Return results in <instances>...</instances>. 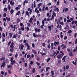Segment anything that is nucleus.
I'll list each match as a JSON object with an SVG mask.
<instances>
[{"label":"nucleus","instance_id":"nucleus-61","mask_svg":"<svg viewBox=\"0 0 77 77\" xmlns=\"http://www.w3.org/2000/svg\"><path fill=\"white\" fill-rule=\"evenodd\" d=\"M53 15L54 16H56V13L54 12H53L52 13Z\"/></svg>","mask_w":77,"mask_h":77},{"label":"nucleus","instance_id":"nucleus-42","mask_svg":"<svg viewBox=\"0 0 77 77\" xmlns=\"http://www.w3.org/2000/svg\"><path fill=\"white\" fill-rule=\"evenodd\" d=\"M30 65H32V64H33V61H30Z\"/></svg>","mask_w":77,"mask_h":77},{"label":"nucleus","instance_id":"nucleus-48","mask_svg":"<svg viewBox=\"0 0 77 77\" xmlns=\"http://www.w3.org/2000/svg\"><path fill=\"white\" fill-rule=\"evenodd\" d=\"M6 15H7L6 13H4L3 16V17H6Z\"/></svg>","mask_w":77,"mask_h":77},{"label":"nucleus","instance_id":"nucleus-31","mask_svg":"<svg viewBox=\"0 0 77 77\" xmlns=\"http://www.w3.org/2000/svg\"><path fill=\"white\" fill-rule=\"evenodd\" d=\"M21 29L22 31H24V26H23V27H21Z\"/></svg>","mask_w":77,"mask_h":77},{"label":"nucleus","instance_id":"nucleus-16","mask_svg":"<svg viewBox=\"0 0 77 77\" xmlns=\"http://www.w3.org/2000/svg\"><path fill=\"white\" fill-rule=\"evenodd\" d=\"M20 13H21V12H20V11H18L17 13L16 14V15H20Z\"/></svg>","mask_w":77,"mask_h":77},{"label":"nucleus","instance_id":"nucleus-17","mask_svg":"<svg viewBox=\"0 0 77 77\" xmlns=\"http://www.w3.org/2000/svg\"><path fill=\"white\" fill-rule=\"evenodd\" d=\"M20 22V19L19 18H17V23H19Z\"/></svg>","mask_w":77,"mask_h":77},{"label":"nucleus","instance_id":"nucleus-55","mask_svg":"<svg viewBox=\"0 0 77 77\" xmlns=\"http://www.w3.org/2000/svg\"><path fill=\"white\" fill-rule=\"evenodd\" d=\"M57 50L58 51H60V47L58 46Z\"/></svg>","mask_w":77,"mask_h":77},{"label":"nucleus","instance_id":"nucleus-53","mask_svg":"<svg viewBox=\"0 0 77 77\" xmlns=\"http://www.w3.org/2000/svg\"><path fill=\"white\" fill-rule=\"evenodd\" d=\"M51 75H54V72L53 71H51Z\"/></svg>","mask_w":77,"mask_h":77},{"label":"nucleus","instance_id":"nucleus-3","mask_svg":"<svg viewBox=\"0 0 77 77\" xmlns=\"http://www.w3.org/2000/svg\"><path fill=\"white\" fill-rule=\"evenodd\" d=\"M63 57V55H61V54H60L57 56V57L58 59H62Z\"/></svg>","mask_w":77,"mask_h":77},{"label":"nucleus","instance_id":"nucleus-15","mask_svg":"<svg viewBox=\"0 0 77 77\" xmlns=\"http://www.w3.org/2000/svg\"><path fill=\"white\" fill-rule=\"evenodd\" d=\"M48 29H49L50 31H51L52 29L51 28V26H48Z\"/></svg>","mask_w":77,"mask_h":77},{"label":"nucleus","instance_id":"nucleus-1","mask_svg":"<svg viewBox=\"0 0 77 77\" xmlns=\"http://www.w3.org/2000/svg\"><path fill=\"white\" fill-rule=\"evenodd\" d=\"M14 42H12L10 45V48H11V49L10 50V52H13L14 51Z\"/></svg>","mask_w":77,"mask_h":77},{"label":"nucleus","instance_id":"nucleus-18","mask_svg":"<svg viewBox=\"0 0 77 77\" xmlns=\"http://www.w3.org/2000/svg\"><path fill=\"white\" fill-rule=\"evenodd\" d=\"M6 19L8 21H11V18H8L6 17Z\"/></svg>","mask_w":77,"mask_h":77},{"label":"nucleus","instance_id":"nucleus-6","mask_svg":"<svg viewBox=\"0 0 77 77\" xmlns=\"http://www.w3.org/2000/svg\"><path fill=\"white\" fill-rule=\"evenodd\" d=\"M60 47H63L62 48V49H65V48H66V46L64 44H62L60 46Z\"/></svg>","mask_w":77,"mask_h":77},{"label":"nucleus","instance_id":"nucleus-41","mask_svg":"<svg viewBox=\"0 0 77 77\" xmlns=\"http://www.w3.org/2000/svg\"><path fill=\"white\" fill-rule=\"evenodd\" d=\"M2 42H5V38H4L3 37L2 38Z\"/></svg>","mask_w":77,"mask_h":77},{"label":"nucleus","instance_id":"nucleus-62","mask_svg":"<svg viewBox=\"0 0 77 77\" xmlns=\"http://www.w3.org/2000/svg\"><path fill=\"white\" fill-rule=\"evenodd\" d=\"M13 27H14V25L12 24H11L10 25V27L11 28V29H13Z\"/></svg>","mask_w":77,"mask_h":77},{"label":"nucleus","instance_id":"nucleus-33","mask_svg":"<svg viewBox=\"0 0 77 77\" xmlns=\"http://www.w3.org/2000/svg\"><path fill=\"white\" fill-rule=\"evenodd\" d=\"M27 25H28V26L29 27H30L31 26V25H30V24L29 23H27Z\"/></svg>","mask_w":77,"mask_h":77},{"label":"nucleus","instance_id":"nucleus-40","mask_svg":"<svg viewBox=\"0 0 77 77\" xmlns=\"http://www.w3.org/2000/svg\"><path fill=\"white\" fill-rule=\"evenodd\" d=\"M32 35H33V36H34V37H36L37 35H36V34H35V33H33V34H32Z\"/></svg>","mask_w":77,"mask_h":77},{"label":"nucleus","instance_id":"nucleus-5","mask_svg":"<svg viewBox=\"0 0 77 77\" xmlns=\"http://www.w3.org/2000/svg\"><path fill=\"white\" fill-rule=\"evenodd\" d=\"M42 25L41 26V29H43L44 26V20H42Z\"/></svg>","mask_w":77,"mask_h":77},{"label":"nucleus","instance_id":"nucleus-45","mask_svg":"<svg viewBox=\"0 0 77 77\" xmlns=\"http://www.w3.org/2000/svg\"><path fill=\"white\" fill-rule=\"evenodd\" d=\"M60 22V19H59V20H58L57 22V24H58V23H59Z\"/></svg>","mask_w":77,"mask_h":77},{"label":"nucleus","instance_id":"nucleus-19","mask_svg":"<svg viewBox=\"0 0 77 77\" xmlns=\"http://www.w3.org/2000/svg\"><path fill=\"white\" fill-rule=\"evenodd\" d=\"M8 68H10V69H12V66L11 65H9L7 66Z\"/></svg>","mask_w":77,"mask_h":77},{"label":"nucleus","instance_id":"nucleus-56","mask_svg":"<svg viewBox=\"0 0 77 77\" xmlns=\"http://www.w3.org/2000/svg\"><path fill=\"white\" fill-rule=\"evenodd\" d=\"M30 57V55L29 54H28L27 56V57L28 59H29V57Z\"/></svg>","mask_w":77,"mask_h":77},{"label":"nucleus","instance_id":"nucleus-64","mask_svg":"<svg viewBox=\"0 0 77 77\" xmlns=\"http://www.w3.org/2000/svg\"><path fill=\"white\" fill-rule=\"evenodd\" d=\"M8 72L10 74H11V70H9L8 71Z\"/></svg>","mask_w":77,"mask_h":77},{"label":"nucleus","instance_id":"nucleus-52","mask_svg":"<svg viewBox=\"0 0 77 77\" xmlns=\"http://www.w3.org/2000/svg\"><path fill=\"white\" fill-rule=\"evenodd\" d=\"M11 44V41H10L8 43V46H9V45H10V44Z\"/></svg>","mask_w":77,"mask_h":77},{"label":"nucleus","instance_id":"nucleus-11","mask_svg":"<svg viewBox=\"0 0 77 77\" xmlns=\"http://www.w3.org/2000/svg\"><path fill=\"white\" fill-rule=\"evenodd\" d=\"M0 60L1 61H2V60L5 61V57H3V56H2V57L1 58Z\"/></svg>","mask_w":77,"mask_h":77},{"label":"nucleus","instance_id":"nucleus-57","mask_svg":"<svg viewBox=\"0 0 77 77\" xmlns=\"http://www.w3.org/2000/svg\"><path fill=\"white\" fill-rule=\"evenodd\" d=\"M32 46L33 48H35V44L34 43L32 44Z\"/></svg>","mask_w":77,"mask_h":77},{"label":"nucleus","instance_id":"nucleus-58","mask_svg":"<svg viewBox=\"0 0 77 77\" xmlns=\"http://www.w3.org/2000/svg\"><path fill=\"white\" fill-rule=\"evenodd\" d=\"M50 20H51V19L47 18L46 19L47 21H50Z\"/></svg>","mask_w":77,"mask_h":77},{"label":"nucleus","instance_id":"nucleus-29","mask_svg":"<svg viewBox=\"0 0 77 77\" xmlns=\"http://www.w3.org/2000/svg\"><path fill=\"white\" fill-rule=\"evenodd\" d=\"M14 10H13V9L11 10L10 11L11 14H13L14 13Z\"/></svg>","mask_w":77,"mask_h":77},{"label":"nucleus","instance_id":"nucleus-38","mask_svg":"<svg viewBox=\"0 0 77 77\" xmlns=\"http://www.w3.org/2000/svg\"><path fill=\"white\" fill-rule=\"evenodd\" d=\"M68 33H72V31L71 30H69L68 32Z\"/></svg>","mask_w":77,"mask_h":77},{"label":"nucleus","instance_id":"nucleus-44","mask_svg":"<svg viewBox=\"0 0 77 77\" xmlns=\"http://www.w3.org/2000/svg\"><path fill=\"white\" fill-rule=\"evenodd\" d=\"M13 38H15V39H17V36H16V35H14L13 37Z\"/></svg>","mask_w":77,"mask_h":77},{"label":"nucleus","instance_id":"nucleus-63","mask_svg":"<svg viewBox=\"0 0 77 77\" xmlns=\"http://www.w3.org/2000/svg\"><path fill=\"white\" fill-rule=\"evenodd\" d=\"M42 46L43 47H45V43H42Z\"/></svg>","mask_w":77,"mask_h":77},{"label":"nucleus","instance_id":"nucleus-4","mask_svg":"<svg viewBox=\"0 0 77 77\" xmlns=\"http://www.w3.org/2000/svg\"><path fill=\"white\" fill-rule=\"evenodd\" d=\"M6 66V63H5V62L4 61L2 62V64L1 66V68H2V67H4V66Z\"/></svg>","mask_w":77,"mask_h":77},{"label":"nucleus","instance_id":"nucleus-60","mask_svg":"<svg viewBox=\"0 0 77 77\" xmlns=\"http://www.w3.org/2000/svg\"><path fill=\"white\" fill-rule=\"evenodd\" d=\"M77 43V38H76L75 41V44H76Z\"/></svg>","mask_w":77,"mask_h":77},{"label":"nucleus","instance_id":"nucleus-59","mask_svg":"<svg viewBox=\"0 0 77 77\" xmlns=\"http://www.w3.org/2000/svg\"><path fill=\"white\" fill-rule=\"evenodd\" d=\"M67 23H71V21L69 19L67 20Z\"/></svg>","mask_w":77,"mask_h":77},{"label":"nucleus","instance_id":"nucleus-22","mask_svg":"<svg viewBox=\"0 0 77 77\" xmlns=\"http://www.w3.org/2000/svg\"><path fill=\"white\" fill-rule=\"evenodd\" d=\"M42 11L43 12H44V11H45V5H44L43 6V7L42 9Z\"/></svg>","mask_w":77,"mask_h":77},{"label":"nucleus","instance_id":"nucleus-14","mask_svg":"<svg viewBox=\"0 0 77 77\" xmlns=\"http://www.w3.org/2000/svg\"><path fill=\"white\" fill-rule=\"evenodd\" d=\"M27 3H28V0H25L23 3V5H25V4H27Z\"/></svg>","mask_w":77,"mask_h":77},{"label":"nucleus","instance_id":"nucleus-13","mask_svg":"<svg viewBox=\"0 0 77 77\" xmlns=\"http://www.w3.org/2000/svg\"><path fill=\"white\" fill-rule=\"evenodd\" d=\"M8 36L10 38H11L12 37V34L11 33H9Z\"/></svg>","mask_w":77,"mask_h":77},{"label":"nucleus","instance_id":"nucleus-51","mask_svg":"<svg viewBox=\"0 0 77 77\" xmlns=\"http://www.w3.org/2000/svg\"><path fill=\"white\" fill-rule=\"evenodd\" d=\"M31 69V66L30 65H29V67L28 68L29 70H30V69Z\"/></svg>","mask_w":77,"mask_h":77},{"label":"nucleus","instance_id":"nucleus-32","mask_svg":"<svg viewBox=\"0 0 77 77\" xmlns=\"http://www.w3.org/2000/svg\"><path fill=\"white\" fill-rule=\"evenodd\" d=\"M69 68V66H67L66 67V69H68Z\"/></svg>","mask_w":77,"mask_h":77},{"label":"nucleus","instance_id":"nucleus-49","mask_svg":"<svg viewBox=\"0 0 77 77\" xmlns=\"http://www.w3.org/2000/svg\"><path fill=\"white\" fill-rule=\"evenodd\" d=\"M36 63L38 66H39V65H40V63H39L38 62H36Z\"/></svg>","mask_w":77,"mask_h":77},{"label":"nucleus","instance_id":"nucleus-36","mask_svg":"<svg viewBox=\"0 0 77 77\" xmlns=\"http://www.w3.org/2000/svg\"><path fill=\"white\" fill-rule=\"evenodd\" d=\"M53 18H54V16L52 15L51 16V20H53Z\"/></svg>","mask_w":77,"mask_h":77},{"label":"nucleus","instance_id":"nucleus-23","mask_svg":"<svg viewBox=\"0 0 77 77\" xmlns=\"http://www.w3.org/2000/svg\"><path fill=\"white\" fill-rule=\"evenodd\" d=\"M26 15H28V17L30 16V14H29V12L28 11H26Z\"/></svg>","mask_w":77,"mask_h":77},{"label":"nucleus","instance_id":"nucleus-37","mask_svg":"<svg viewBox=\"0 0 77 77\" xmlns=\"http://www.w3.org/2000/svg\"><path fill=\"white\" fill-rule=\"evenodd\" d=\"M56 10L57 11V12H59V8H56Z\"/></svg>","mask_w":77,"mask_h":77},{"label":"nucleus","instance_id":"nucleus-12","mask_svg":"<svg viewBox=\"0 0 77 77\" xmlns=\"http://www.w3.org/2000/svg\"><path fill=\"white\" fill-rule=\"evenodd\" d=\"M20 45H20L19 46V49L20 50H23V48H24V45H21V47H20Z\"/></svg>","mask_w":77,"mask_h":77},{"label":"nucleus","instance_id":"nucleus-43","mask_svg":"<svg viewBox=\"0 0 77 77\" xmlns=\"http://www.w3.org/2000/svg\"><path fill=\"white\" fill-rule=\"evenodd\" d=\"M42 5V3H40L39 4H38V6H39L40 7Z\"/></svg>","mask_w":77,"mask_h":77},{"label":"nucleus","instance_id":"nucleus-54","mask_svg":"<svg viewBox=\"0 0 77 77\" xmlns=\"http://www.w3.org/2000/svg\"><path fill=\"white\" fill-rule=\"evenodd\" d=\"M51 48V46H50V45H48V49H49V48Z\"/></svg>","mask_w":77,"mask_h":77},{"label":"nucleus","instance_id":"nucleus-34","mask_svg":"<svg viewBox=\"0 0 77 77\" xmlns=\"http://www.w3.org/2000/svg\"><path fill=\"white\" fill-rule=\"evenodd\" d=\"M68 10H69V9L68 8H66L65 9V12H67V11H68Z\"/></svg>","mask_w":77,"mask_h":77},{"label":"nucleus","instance_id":"nucleus-9","mask_svg":"<svg viewBox=\"0 0 77 77\" xmlns=\"http://www.w3.org/2000/svg\"><path fill=\"white\" fill-rule=\"evenodd\" d=\"M67 57V55H66L65 56H64L63 58L62 59V60H63V62L64 63L65 62V60H66V59L65 58H66V57Z\"/></svg>","mask_w":77,"mask_h":77},{"label":"nucleus","instance_id":"nucleus-39","mask_svg":"<svg viewBox=\"0 0 77 77\" xmlns=\"http://www.w3.org/2000/svg\"><path fill=\"white\" fill-rule=\"evenodd\" d=\"M67 36H66L64 37V40H66L67 39Z\"/></svg>","mask_w":77,"mask_h":77},{"label":"nucleus","instance_id":"nucleus-28","mask_svg":"<svg viewBox=\"0 0 77 77\" xmlns=\"http://www.w3.org/2000/svg\"><path fill=\"white\" fill-rule=\"evenodd\" d=\"M27 50H30V45L27 46Z\"/></svg>","mask_w":77,"mask_h":77},{"label":"nucleus","instance_id":"nucleus-25","mask_svg":"<svg viewBox=\"0 0 77 77\" xmlns=\"http://www.w3.org/2000/svg\"><path fill=\"white\" fill-rule=\"evenodd\" d=\"M69 55L70 56H73V55L72 54V52H70L69 54Z\"/></svg>","mask_w":77,"mask_h":77},{"label":"nucleus","instance_id":"nucleus-24","mask_svg":"<svg viewBox=\"0 0 77 77\" xmlns=\"http://www.w3.org/2000/svg\"><path fill=\"white\" fill-rule=\"evenodd\" d=\"M32 51H33V53L35 54H37V53H36V52L33 49L32 50Z\"/></svg>","mask_w":77,"mask_h":77},{"label":"nucleus","instance_id":"nucleus-46","mask_svg":"<svg viewBox=\"0 0 77 77\" xmlns=\"http://www.w3.org/2000/svg\"><path fill=\"white\" fill-rule=\"evenodd\" d=\"M8 60H9V59H7L5 60V62H6V63H8Z\"/></svg>","mask_w":77,"mask_h":77},{"label":"nucleus","instance_id":"nucleus-30","mask_svg":"<svg viewBox=\"0 0 77 77\" xmlns=\"http://www.w3.org/2000/svg\"><path fill=\"white\" fill-rule=\"evenodd\" d=\"M15 10L17 11V10H20V8H19L18 7H16L15 8Z\"/></svg>","mask_w":77,"mask_h":77},{"label":"nucleus","instance_id":"nucleus-7","mask_svg":"<svg viewBox=\"0 0 77 77\" xmlns=\"http://www.w3.org/2000/svg\"><path fill=\"white\" fill-rule=\"evenodd\" d=\"M34 30L35 32H38V33H39V32H40L41 31V30L40 29H38L37 28H35Z\"/></svg>","mask_w":77,"mask_h":77},{"label":"nucleus","instance_id":"nucleus-26","mask_svg":"<svg viewBox=\"0 0 77 77\" xmlns=\"http://www.w3.org/2000/svg\"><path fill=\"white\" fill-rule=\"evenodd\" d=\"M32 71L33 73H35V68H33Z\"/></svg>","mask_w":77,"mask_h":77},{"label":"nucleus","instance_id":"nucleus-35","mask_svg":"<svg viewBox=\"0 0 77 77\" xmlns=\"http://www.w3.org/2000/svg\"><path fill=\"white\" fill-rule=\"evenodd\" d=\"M60 53L62 55H64V53H63V51H60Z\"/></svg>","mask_w":77,"mask_h":77},{"label":"nucleus","instance_id":"nucleus-47","mask_svg":"<svg viewBox=\"0 0 77 77\" xmlns=\"http://www.w3.org/2000/svg\"><path fill=\"white\" fill-rule=\"evenodd\" d=\"M56 52H54V54L52 55V57H53V56H55V55H56Z\"/></svg>","mask_w":77,"mask_h":77},{"label":"nucleus","instance_id":"nucleus-50","mask_svg":"<svg viewBox=\"0 0 77 77\" xmlns=\"http://www.w3.org/2000/svg\"><path fill=\"white\" fill-rule=\"evenodd\" d=\"M5 34L4 33H2V37L5 38Z\"/></svg>","mask_w":77,"mask_h":77},{"label":"nucleus","instance_id":"nucleus-21","mask_svg":"<svg viewBox=\"0 0 77 77\" xmlns=\"http://www.w3.org/2000/svg\"><path fill=\"white\" fill-rule=\"evenodd\" d=\"M50 69V67H46V71H48V69Z\"/></svg>","mask_w":77,"mask_h":77},{"label":"nucleus","instance_id":"nucleus-20","mask_svg":"<svg viewBox=\"0 0 77 77\" xmlns=\"http://www.w3.org/2000/svg\"><path fill=\"white\" fill-rule=\"evenodd\" d=\"M4 11L5 12H7L8 11V8H5L4 9Z\"/></svg>","mask_w":77,"mask_h":77},{"label":"nucleus","instance_id":"nucleus-8","mask_svg":"<svg viewBox=\"0 0 77 77\" xmlns=\"http://www.w3.org/2000/svg\"><path fill=\"white\" fill-rule=\"evenodd\" d=\"M58 44H59V42H55L54 43V45L55 46H56V45H57Z\"/></svg>","mask_w":77,"mask_h":77},{"label":"nucleus","instance_id":"nucleus-2","mask_svg":"<svg viewBox=\"0 0 77 77\" xmlns=\"http://www.w3.org/2000/svg\"><path fill=\"white\" fill-rule=\"evenodd\" d=\"M14 60V58L12 57L10 60V61L11 62V65H14L16 62V61L15 60Z\"/></svg>","mask_w":77,"mask_h":77},{"label":"nucleus","instance_id":"nucleus-10","mask_svg":"<svg viewBox=\"0 0 77 77\" xmlns=\"http://www.w3.org/2000/svg\"><path fill=\"white\" fill-rule=\"evenodd\" d=\"M10 4L11 5V6H13L15 5V3L14 2H12V1H11L10 2Z\"/></svg>","mask_w":77,"mask_h":77},{"label":"nucleus","instance_id":"nucleus-27","mask_svg":"<svg viewBox=\"0 0 77 77\" xmlns=\"http://www.w3.org/2000/svg\"><path fill=\"white\" fill-rule=\"evenodd\" d=\"M11 6L10 5H8V10H10L11 9Z\"/></svg>","mask_w":77,"mask_h":77}]
</instances>
